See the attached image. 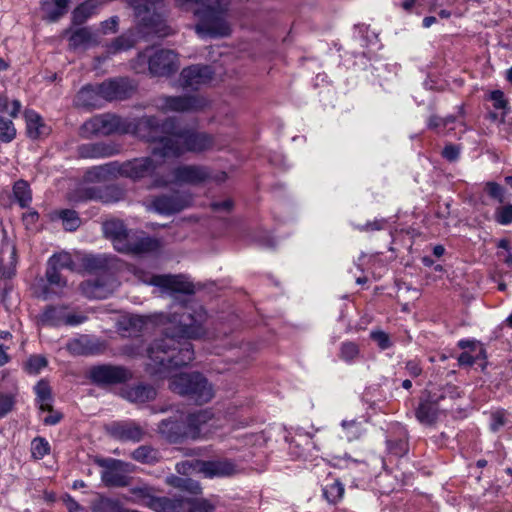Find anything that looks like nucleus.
<instances>
[{
    "instance_id": "nucleus-1",
    "label": "nucleus",
    "mask_w": 512,
    "mask_h": 512,
    "mask_svg": "<svg viewBox=\"0 0 512 512\" xmlns=\"http://www.w3.org/2000/svg\"><path fill=\"white\" fill-rule=\"evenodd\" d=\"M207 315L202 306L180 305L168 318L163 337L147 348V371L160 378L168 377L171 370L189 364L194 359L188 339L202 337Z\"/></svg>"
},
{
    "instance_id": "nucleus-2",
    "label": "nucleus",
    "mask_w": 512,
    "mask_h": 512,
    "mask_svg": "<svg viewBox=\"0 0 512 512\" xmlns=\"http://www.w3.org/2000/svg\"><path fill=\"white\" fill-rule=\"evenodd\" d=\"M163 0H128V5L134 11L137 26L144 35L166 37L170 28L159 8ZM178 6L194 4V15L198 18L195 32L202 38L227 37L232 29L228 21L231 0H175Z\"/></svg>"
},
{
    "instance_id": "nucleus-3",
    "label": "nucleus",
    "mask_w": 512,
    "mask_h": 512,
    "mask_svg": "<svg viewBox=\"0 0 512 512\" xmlns=\"http://www.w3.org/2000/svg\"><path fill=\"white\" fill-rule=\"evenodd\" d=\"M155 138L153 155L163 158L179 157L185 152L203 153L215 147L213 135L194 129H177V121L170 117L165 121L159 120V128L153 131Z\"/></svg>"
},
{
    "instance_id": "nucleus-4",
    "label": "nucleus",
    "mask_w": 512,
    "mask_h": 512,
    "mask_svg": "<svg viewBox=\"0 0 512 512\" xmlns=\"http://www.w3.org/2000/svg\"><path fill=\"white\" fill-rule=\"evenodd\" d=\"M159 128V119L155 116L141 118H123L115 114H101L92 117L81 126L84 138L108 136L114 133L131 134L146 141L155 138L153 131Z\"/></svg>"
},
{
    "instance_id": "nucleus-5",
    "label": "nucleus",
    "mask_w": 512,
    "mask_h": 512,
    "mask_svg": "<svg viewBox=\"0 0 512 512\" xmlns=\"http://www.w3.org/2000/svg\"><path fill=\"white\" fill-rule=\"evenodd\" d=\"M74 271L75 262L70 253L62 251L54 253L47 260L44 278L41 279V296L44 300L61 297L68 287V280L63 271Z\"/></svg>"
},
{
    "instance_id": "nucleus-6",
    "label": "nucleus",
    "mask_w": 512,
    "mask_h": 512,
    "mask_svg": "<svg viewBox=\"0 0 512 512\" xmlns=\"http://www.w3.org/2000/svg\"><path fill=\"white\" fill-rule=\"evenodd\" d=\"M169 388L197 403H206L213 397L212 386L200 373H180L170 378Z\"/></svg>"
},
{
    "instance_id": "nucleus-7",
    "label": "nucleus",
    "mask_w": 512,
    "mask_h": 512,
    "mask_svg": "<svg viewBox=\"0 0 512 512\" xmlns=\"http://www.w3.org/2000/svg\"><path fill=\"white\" fill-rule=\"evenodd\" d=\"M148 64L149 72L154 76H168L174 73L178 67L177 54L172 50L147 48L140 52L134 61L133 68L137 72H143Z\"/></svg>"
},
{
    "instance_id": "nucleus-8",
    "label": "nucleus",
    "mask_w": 512,
    "mask_h": 512,
    "mask_svg": "<svg viewBox=\"0 0 512 512\" xmlns=\"http://www.w3.org/2000/svg\"><path fill=\"white\" fill-rule=\"evenodd\" d=\"M210 177L211 170L206 166L183 164L175 167L168 175L156 176L154 180V186L166 187L170 184L199 185L208 181Z\"/></svg>"
},
{
    "instance_id": "nucleus-9",
    "label": "nucleus",
    "mask_w": 512,
    "mask_h": 512,
    "mask_svg": "<svg viewBox=\"0 0 512 512\" xmlns=\"http://www.w3.org/2000/svg\"><path fill=\"white\" fill-rule=\"evenodd\" d=\"M96 464L103 468L101 481L107 487H126L130 484L128 473L133 471V465L114 458H101Z\"/></svg>"
},
{
    "instance_id": "nucleus-10",
    "label": "nucleus",
    "mask_w": 512,
    "mask_h": 512,
    "mask_svg": "<svg viewBox=\"0 0 512 512\" xmlns=\"http://www.w3.org/2000/svg\"><path fill=\"white\" fill-rule=\"evenodd\" d=\"M209 104L201 95L160 96L155 99V107L162 112H197Z\"/></svg>"
},
{
    "instance_id": "nucleus-11",
    "label": "nucleus",
    "mask_w": 512,
    "mask_h": 512,
    "mask_svg": "<svg viewBox=\"0 0 512 512\" xmlns=\"http://www.w3.org/2000/svg\"><path fill=\"white\" fill-rule=\"evenodd\" d=\"M166 158L161 156H154L153 149L151 150V156L134 158L124 162V168L126 169V178H130L134 181L151 177L152 186H154V180L156 176H162L157 173V169Z\"/></svg>"
},
{
    "instance_id": "nucleus-12",
    "label": "nucleus",
    "mask_w": 512,
    "mask_h": 512,
    "mask_svg": "<svg viewBox=\"0 0 512 512\" xmlns=\"http://www.w3.org/2000/svg\"><path fill=\"white\" fill-rule=\"evenodd\" d=\"M144 283L159 287L170 293L192 295L194 285L182 275H138Z\"/></svg>"
},
{
    "instance_id": "nucleus-13",
    "label": "nucleus",
    "mask_w": 512,
    "mask_h": 512,
    "mask_svg": "<svg viewBox=\"0 0 512 512\" xmlns=\"http://www.w3.org/2000/svg\"><path fill=\"white\" fill-rule=\"evenodd\" d=\"M191 195L186 193L163 194L154 197L147 205L148 210L163 215L178 213L190 206Z\"/></svg>"
},
{
    "instance_id": "nucleus-14",
    "label": "nucleus",
    "mask_w": 512,
    "mask_h": 512,
    "mask_svg": "<svg viewBox=\"0 0 512 512\" xmlns=\"http://www.w3.org/2000/svg\"><path fill=\"white\" fill-rule=\"evenodd\" d=\"M186 416L188 437L196 440L207 438L217 428L214 415L209 410H199Z\"/></svg>"
},
{
    "instance_id": "nucleus-15",
    "label": "nucleus",
    "mask_w": 512,
    "mask_h": 512,
    "mask_svg": "<svg viewBox=\"0 0 512 512\" xmlns=\"http://www.w3.org/2000/svg\"><path fill=\"white\" fill-rule=\"evenodd\" d=\"M456 393V387L447 385L443 388L441 395L429 391L428 398L419 404L416 410V418L423 424H432L436 421L439 412V401L445 398L446 394L451 397Z\"/></svg>"
},
{
    "instance_id": "nucleus-16",
    "label": "nucleus",
    "mask_w": 512,
    "mask_h": 512,
    "mask_svg": "<svg viewBox=\"0 0 512 512\" xmlns=\"http://www.w3.org/2000/svg\"><path fill=\"white\" fill-rule=\"evenodd\" d=\"M89 375L92 382L98 385L120 384L131 378V373L128 369L122 366L105 364L92 367Z\"/></svg>"
},
{
    "instance_id": "nucleus-17",
    "label": "nucleus",
    "mask_w": 512,
    "mask_h": 512,
    "mask_svg": "<svg viewBox=\"0 0 512 512\" xmlns=\"http://www.w3.org/2000/svg\"><path fill=\"white\" fill-rule=\"evenodd\" d=\"M116 280L111 276L89 279L80 284L81 293L89 299H105L117 288Z\"/></svg>"
},
{
    "instance_id": "nucleus-18",
    "label": "nucleus",
    "mask_w": 512,
    "mask_h": 512,
    "mask_svg": "<svg viewBox=\"0 0 512 512\" xmlns=\"http://www.w3.org/2000/svg\"><path fill=\"white\" fill-rule=\"evenodd\" d=\"M158 431L172 443H178L184 438H189L186 416L183 413L163 419L158 425Z\"/></svg>"
},
{
    "instance_id": "nucleus-19",
    "label": "nucleus",
    "mask_w": 512,
    "mask_h": 512,
    "mask_svg": "<svg viewBox=\"0 0 512 512\" xmlns=\"http://www.w3.org/2000/svg\"><path fill=\"white\" fill-rule=\"evenodd\" d=\"M213 71L207 65H192L184 68L180 74V86L184 89H198L211 81Z\"/></svg>"
},
{
    "instance_id": "nucleus-20",
    "label": "nucleus",
    "mask_w": 512,
    "mask_h": 512,
    "mask_svg": "<svg viewBox=\"0 0 512 512\" xmlns=\"http://www.w3.org/2000/svg\"><path fill=\"white\" fill-rule=\"evenodd\" d=\"M127 240L124 245H119V252L140 256L156 252L160 247L157 239L149 236H139L133 232Z\"/></svg>"
},
{
    "instance_id": "nucleus-21",
    "label": "nucleus",
    "mask_w": 512,
    "mask_h": 512,
    "mask_svg": "<svg viewBox=\"0 0 512 512\" xmlns=\"http://www.w3.org/2000/svg\"><path fill=\"white\" fill-rule=\"evenodd\" d=\"M99 91L104 101L123 100L132 94L134 86L127 78H118L99 84Z\"/></svg>"
},
{
    "instance_id": "nucleus-22",
    "label": "nucleus",
    "mask_w": 512,
    "mask_h": 512,
    "mask_svg": "<svg viewBox=\"0 0 512 512\" xmlns=\"http://www.w3.org/2000/svg\"><path fill=\"white\" fill-rule=\"evenodd\" d=\"M197 474L206 478L231 476L236 471L235 464L227 459L212 461H196Z\"/></svg>"
},
{
    "instance_id": "nucleus-23",
    "label": "nucleus",
    "mask_w": 512,
    "mask_h": 512,
    "mask_svg": "<svg viewBox=\"0 0 512 512\" xmlns=\"http://www.w3.org/2000/svg\"><path fill=\"white\" fill-rule=\"evenodd\" d=\"M110 434L121 441L139 442L143 439L144 430L135 422H117L109 428Z\"/></svg>"
},
{
    "instance_id": "nucleus-24",
    "label": "nucleus",
    "mask_w": 512,
    "mask_h": 512,
    "mask_svg": "<svg viewBox=\"0 0 512 512\" xmlns=\"http://www.w3.org/2000/svg\"><path fill=\"white\" fill-rule=\"evenodd\" d=\"M82 158H105L116 155L120 152V146L115 143H88L83 144L78 149Z\"/></svg>"
},
{
    "instance_id": "nucleus-25",
    "label": "nucleus",
    "mask_w": 512,
    "mask_h": 512,
    "mask_svg": "<svg viewBox=\"0 0 512 512\" xmlns=\"http://www.w3.org/2000/svg\"><path fill=\"white\" fill-rule=\"evenodd\" d=\"M27 135L31 139H39L49 135L50 128L44 123L42 117L34 110L24 112Z\"/></svg>"
},
{
    "instance_id": "nucleus-26",
    "label": "nucleus",
    "mask_w": 512,
    "mask_h": 512,
    "mask_svg": "<svg viewBox=\"0 0 512 512\" xmlns=\"http://www.w3.org/2000/svg\"><path fill=\"white\" fill-rule=\"evenodd\" d=\"M103 231L105 236L112 240L117 251H119V245H124L131 234L122 221L115 219L104 222Z\"/></svg>"
},
{
    "instance_id": "nucleus-27",
    "label": "nucleus",
    "mask_w": 512,
    "mask_h": 512,
    "mask_svg": "<svg viewBox=\"0 0 512 512\" xmlns=\"http://www.w3.org/2000/svg\"><path fill=\"white\" fill-rule=\"evenodd\" d=\"M16 250L9 243L2 245L0 249V278L8 279L16 272Z\"/></svg>"
},
{
    "instance_id": "nucleus-28",
    "label": "nucleus",
    "mask_w": 512,
    "mask_h": 512,
    "mask_svg": "<svg viewBox=\"0 0 512 512\" xmlns=\"http://www.w3.org/2000/svg\"><path fill=\"white\" fill-rule=\"evenodd\" d=\"M104 102V98L99 91V85H87L76 95V104L81 107L100 108Z\"/></svg>"
},
{
    "instance_id": "nucleus-29",
    "label": "nucleus",
    "mask_w": 512,
    "mask_h": 512,
    "mask_svg": "<svg viewBox=\"0 0 512 512\" xmlns=\"http://www.w3.org/2000/svg\"><path fill=\"white\" fill-rule=\"evenodd\" d=\"M98 44V35L90 27L78 28L69 37V46L72 49L87 48Z\"/></svg>"
},
{
    "instance_id": "nucleus-30",
    "label": "nucleus",
    "mask_w": 512,
    "mask_h": 512,
    "mask_svg": "<svg viewBox=\"0 0 512 512\" xmlns=\"http://www.w3.org/2000/svg\"><path fill=\"white\" fill-rule=\"evenodd\" d=\"M66 306L49 305L38 316V323L43 326H63Z\"/></svg>"
},
{
    "instance_id": "nucleus-31",
    "label": "nucleus",
    "mask_w": 512,
    "mask_h": 512,
    "mask_svg": "<svg viewBox=\"0 0 512 512\" xmlns=\"http://www.w3.org/2000/svg\"><path fill=\"white\" fill-rule=\"evenodd\" d=\"M69 0H42L41 8L45 18L50 22L57 21L67 12Z\"/></svg>"
},
{
    "instance_id": "nucleus-32",
    "label": "nucleus",
    "mask_w": 512,
    "mask_h": 512,
    "mask_svg": "<svg viewBox=\"0 0 512 512\" xmlns=\"http://www.w3.org/2000/svg\"><path fill=\"white\" fill-rule=\"evenodd\" d=\"M126 397L134 403H145L156 397V390L150 385L140 384L130 388Z\"/></svg>"
},
{
    "instance_id": "nucleus-33",
    "label": "nucleus",
    "mask_w": 512,
    "mask_h": 512,
    "mask_svg": "<svg viewBox=\"0 0 512 512\" xmlns=\"http://www.w3.org/2000/svg\"><path fill=\"white\" fill-rule=\"evenodd\" d=\"M130 457L142 464H154L160 459L158 450L149 445L139 446L131 452Z\"/></svg>"
},
{
    "instance_id": "nucleus-34",
    "label": "nucleus",
    "mask_w": 512,
    "mask_h": 512,
    "mask_svg": "<svg viewBox=\"0 0 512 512\" xmlns=\"http://www.w3.org/2000/svg\"><path fill=\"white\" fill-rule=\"evenodd\" d=\"M18 395L17 384L14 381L10 390L0 391V418H4L13 411Z\"/></svg>"
},
{
    "instance_id": "nucleus-35",
    "label": "nucleus",
    "mask_w": 512,
    "mask_h": 512,
    "mask_svg": "<svg viewBox=\"0 0 512 512\" xmlns=\"http://www.w3.org/2000/svg\"><path fill=\"white\" fill-rule=\"evenodd\" d=\"M13 196L21 208H26L32 201V191L27 181L18 180L13 185Z\"/></svg>"
},
{
    "instance_id": "nucleus-36",
    "label": "nucleus",
    "mask_w": 512,
    "mask_h": 512,
    "mask_svg": "<svg viewBox=\"0 0 512 512\" xmlns=\"http://www.w3.org/2000/svg\"><path fill=\"white\" fill-rule=\"evenodd\" d=\"M34 391L37 396V402L39 404V408L43 411H51L52 410V396H51V388L45 380H40L35 386Z\"/></svg>"
},
{
    "instance_id": "nucleus-37",
    "label": "nucleus",
    "mask_w": 512,
    "mask_h": 512,
    "mask_svg": "<svg viewBox=\"0 0 512 512\" xmlns=\"http://www.w3.org/2000/svg\"><path fill=\"white\" fill-rule=\"evenodd\" d=\"M341 426L343 429L344 437L349 442L361 439L366 433L363 422L358 420H343L341 422Z\"/></svg>"
},
{
    "instance_id": "nucleus-38",
    "label": "nucleus",
    "mask_w": 512,
    "mask_h": 512,
    "mask_svg": "<svg viewBox=\"0 0 512 512\" xmlns=\"http://www.w3.org/2000/svg\"><path fill=\"white\" fill-rule=\"evenodd\" d=\"M120 508L118 500L100 494H97L96 499L91 503L93 512H120Z\"/></svg>"
},
{
    "instance_id": "nucleus-39",
    "label": "nucleus",
    "mask_w": 512,
    "mask_h": 512,
    "mask_svg": "<svg viewBox=\"0 0 512 512\" xmlns=\"http://www.w3.org/2000/svg\"><path fill=\"white\" fill-rule=\"evenodd\" d=\"M129 492L133 496L131 498L133 502L146 504L148 506L151 503L155 493L154 489L147 484L133 486L130 488Z\"/></svg>"
},
{
    "instance_id": "nucleus-40",
    "label": "nucleus",
    "mask_w": 512,
    "mask_h": 512,
    "mask_svg": "<svg viewBox=\"0 0 512 512\" xmlns=\"http://www.w3.org/2000/svg\"><path fill=\"white\" fill-rule=\"evenodd\" d=\"M96 10V5L92 1H87L76 7L72 13V22L74 25H81L86 22Z\"/></svg>"
},
{
    "instance_id": "nucleus-41",
    "label": "nucleus",
    "mask_w": 512,
    "mask_h": 512,
    "mask_svg": "<svg viewBox=\"0 0 512 512\" xmlns=\"http://www.w3.org/2000/svg\"><path fill=\"white\" fill-rule=\"evenodd\" d=\"M180 504L167 497H153L149 507L157 512H177Z\"/></svg>"
},
{
    "instance_id": "nucleus-42",
    "label": "nucleus",
    "mask_w": 512,
    "mask_h": 512,
    "mask_svg": "<svg viewBox=\"0 0 512 512\" xmlns=\"http://www.w3.org/2000/svg\"><path fill=\"white\" fill-rule=\"evenodd\" d=\"M323 494L330 503H337L344 495V486L339 480L326 484L323 488Z\"/></svg>"
},
{
    "instance_id": "nucleus-43",
    "label": "nucleus",
    "mask_w": 512,
    "mask_h": 512,
    "mask_svg": "<svg viewBox=\"0 0 512 512\" xmlns=\"http://www.w3.org/2000/svg\"><path fill=\"white\" fill-rule=\"evenodd\" d=\"M59 219L62 221V225L66 231H75L81 223V220L74 210H61L58 213Z\"/></svg>"
},
{
    "instance_id": "nucleus-44",
    "label": "nucleus",
    "mask_w": 512,
    "mask_h": 512,
    "mask_svg": "<svg viewBox=\"0 0 512 512\" xmlns=\"http://www.w3.org/2000/svg\"><path fill=\"white\" fill-rule=\"evenodd\" d=\"M50 453V444L43 437H36L31 442V454L36 460L44 458Z\"/></svg>"
},
{
    "instance_id": "nucleus-45",
    "label": "nucleus",
    "mask_w": 512,
    "mask_h": 512,
    "mask_svg": "<svg viewBox=\"0 0 512 512\" xmlns=\"http://www.w3.org/2000/svg\"><path fill=\"white\" fill-rule=\"evenodd\" d=\"M97 170L99 171V175H103V176H113V177H117V176L125 177L126 176V172H125L126 169L124 168V162L120 163L118 161H113V162L104 164L102 166H99L97 168Z\"/></svg>"
},
{
    "instance_id": "nucleus-46",
    "label": "nucleus",
    "mask_w": 512,
    "mask_h": 512,
    "mask_svg": "<svg viewBox=\"0 0 512 512\" xmlns=\"http://www.w3.org/2000/svg\"><path fill=\"white\" fill-rule=\"evenodd\" d=\"M16 137V128L12 120L0 116V138L2 142L9 143Z\"/></svg>"
},
{
    "instance_id": "nucleus-47",
    "label": "nucleus",
    "mask_w": 512,
    "mask_h": 512,
    "mask_svg": "<svg viewBox=\"0 0 512 512\" xmlns=\"http://www.w3.org/2000/svg\"><path fill=\"white\" fill-rule=\"evenodd\" d=\"M47 359L42 355L30 356L24 364V370L29 374H38L47 366Z\"/></svg>"
},
{
    "instance_id": "nucleus-48",
    "label": "nucleus",
    "mask_w": 512,
    "mask_h": 512,
    "mask_svg": "<svg viewBox=\"0 0 512 512\" xmlns=\"http://www.w3.org/2000/svg\"><path fill=\"white\" fill-rule=\"evenodd\" d=\"M135 39L132 35L122 34L115 38L109 46L111 52H120L132 48L135 45Z\"/></svg>"
},
{
    "instance_id": "nucleus-49",
    "label": "nucleus",
    "mask_w": 512,
    "mask_h": 512,
    "mask_svg": "<svg viewBox=\"0 0 512 512\" xmlns=\"http://www.w3.org/2000/svg\"><path fill=\"white\" fill-rule=\"evenodd\" d=\"M359 355V347L354 342H343L340 348V358L346 362L354 361Z\"/></svg>"
},
{
    "instance_id": "nucleus-50",
    "label": "nucleus",
    "mask_w": 512,
    "mask_h": 512,
    "mask_svg": "<svg viewBox=\"0 0 512 512\" xmlns=\"http://www.w3.org/2000/svg\"><path fill=\"white\" fill-rule=\"evenodd\" d=\"M85 347L86 350L84 355H97L103 353L106 350L107 345L103 340L87 336Z\"/></svg>"
},
{
    "instance_id": "nucleus-51",
    "label": "nucleus",
    "mask_w": 512,
    "mask_h": 512,
    "mask_svg": "<svg viewBox=\"0 0 512 512\" xmlns=\"http://www.w3.org/2000/svg\"><path fill=\"white\" fill-rule=\"evenodd\" d=\"M508 413L504 410H498L491 414L490 428L497 432L508 423Z\"/></svg>"
},
{
    "instance_id": "nucleus-52",
    "label": "nucleus",
    "mask_w": 512,
    "mask_h": 512,
    "mask_svg": "<svg viewBox=\"0 0 512 512\" xmlns=\"http://www.w3.org/2000/svg\"><path fill=\"white\" fill-rule=\"evenodd\" d=\"M499 131L503 138L512 140V111H504Z\"/></svg>"
},
{
    "instance_id": "nucleus-53",
    "label": "nucleus",
    "mask_w": 512,
    "mask_h": 512,
    "mask_svg": "<svg viewBox=\"0 0 512 512\" xmlns=\"http://www.w3.org/2000/svg\"><path fill=\"white\" fill-rule=\"evenodd\" d=\"M83 266L88 271H97L106 266V261L101 256L88 255L83 258Z\"/></svg>"
},
{
    "instance_id": "nucleus-54",
    "label": "nucleus",
    "mask_w": 512,
    "mask_h": 512,
    "mask_svg": "<svg viewBox=\"0 0 512 512\" xmlns=\"http://www.w3.org/2000/svg\"><path fill=\"white\" fill-rule=\"evenodd\" d=\"M484 190L487 192V194L491 198L497 200L500 203H502L505 199L504 188L496 182H493V181L487 182L485 184Z\"/></svg>"
},
{
    "instance_id": "nucleus-55",
    "label": "nucleus",
    "mask_w": 512,
    "mask_h": 512,
    "mask_svg": "<svg viewBox=\"0 0 512 512\" xmlns=\"http://www.w3.org/2000/svg\"><path fill=\"white\" fill-rule=\"evenodd\" d=\"M188 510L189 512H213L214 506L207 500L204 499H196L193 501H188Z\"/></svg>"
},
{
    "instance_id": "nucleus-56",
    "label": "nucleus",
    "mask_w": 512,
    "mask_h": 512,
    "mask_svg": "<svg viewBox=\"0 0 512 512\" xmlns=\"http://www.w3.org/2000/svg\"><path fill=\"white\" fill-rule=\"evenodd\" d=\"M87 342V335H83L77 339H73L67 344V350L74 355L85 354V343Z\"/></svg>"
},
{
    "instance_id": "nucleus-57",
    "label": "nucleus",
    "mask_w": 512,
    "mask_h": 512,
    "mask_svg": "<svg viewBox=\"0 0 512 512\" xmlns=\"http://www.w3.org/2000/svg\"><path fill=\"white\" fill-rule=\"evenodd\" d=\"M496 221L501 225H508L512 223V205L508 204L496 210Z\"/></svg>"
},
{
    "instance_id": "nucleus-58",
    "label": "nucleus",
    "mask_w": 512,
    "mask_h": 512,
    "mask_svg": "<svg viewBox=\"0 0 512 512\" xmlns=\"http://www.w3.org/2000/svg\"><path fill=\"white\" fill-rule=\"evenodd\" d=\"M119 26V17L112 16L100 23V32L104 35L116 33Z\"/></svg>"
},
{
    "instance_id": "nucleus-59",
    "label": "nucleus",
    "mask_w": 512,
    "mask_h": 512,
    "mask_svg": "<svg viewBox=\"0 0 512 512\" xmlns=\"http://www.w3.org/2000/svg\"><path fill=\"white\" fill-rule=\"evenodd\" d=\"M370 337L377 343V345L382 350L388 349L391 346L389 335L384 331H372L370 333Z\"/></svg>"
},
{
    "instance_id": "nucleus-60",
    "label": "nucleus",
    "mask_w": 512,
    "mask_h": 512,
    "mask_svg": "<svg viewBox=\"0 0 512 512\" xmlns=\"http://www.w3.org/2000/svg\"><path fill=\"white\" fill-rule=\"evenodd\" d=\"M454 121H455V118L453 116H447L445 118H441L438 116H431L428 120V127L430 129L445 128L450 123H452Z\"/></svg>"
},
{
    "instance_id": "nucleus-61",
    "label": "nucleus",
    "mask_w": 512,
    "mask_h": 512,
    "mask_svg": "<svg viewBox=\"0 0 512 512\" xmlns=\"http://www.w3.org/2000/svg\"><path fill=\"white\" fill-rule=\"evenodd\" d=\"M87 320V317L83 314L78 313H68L67 308L65 309V317L63 325L66 326H77L84 323Z\"/></svg>"
},
{
    "instance_id": "nucleus-62",
    "label": "nucleus",
    "mask_w": 512,
    "mask_h": 512,
    "mask_svg": "<svg viewBox=\"0 0 512 512\" xmlns=\"http://www.w3.org/2000/svg\"><path fill=\"white\" fill-rule=\"evenodd\" d=\"M143 345L140 339H136L131 344H127L123 347V353L128 356H137L142 354Z\"/></svg>"
},
{
    "instance_id": "nucleus-63",
    "label": "nucleus",
    "mask_w": 512,
    "mask_h": 512,
    "mask_svg": "<svg viewBox=\"0 0 512 512\" xmlns=\"http://www.w3.org/2000/svg\"><path fill=\"white\" fill-rule=\"evenodd\" d=\"M196 461L197 460H186V461L177 463V465H176L177 472L182 473V474L197 473Z\"/></svg>"
},
{
    "instance_id": "nucleus-64",
    "label": "nucleus",
    "mask_w": 512,
    "mask_h": 512,
    "mask_svg": "<svg viewBox=\"0 0 512 512\" xmlns=\"http://www.w3.org/2000/svg\"><path fill=\"white\" fill-rule=\"evenodd\" d=\"M491 100L493 101V106L496 109L505 110L507 106V101L505 99L504 93L500 90H495L490 95Z\"/></svg>"
}]
</instances>
